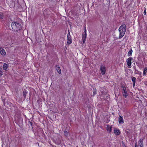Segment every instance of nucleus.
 Returning a JSON list of instances; mask_svg holds the SVG:
<instances>
[{
    "label": "nucleus",
    "mask_w": 147,
    "mask_h": 147,
    "mask_svg": "<svg viewBox=\"0 0 147 147\" xmlns=\"http://www.w3.org/2000/svg\"><path fill=\"white\" fill-rule=\"evenodd\" d=\"M119 38H121L124 36L126 31V26L125 24L122 25L119 28Z\"/></svg>",
    "instance_id": "1"
},
{
    "label": "nucleus",
    "mask_w": 147,
    "mask_h": 147,
    "mask_svg": "<svg viewBox=\"0 0 147 147\" xmlns=\"http://www.w3.org/2000/svg\"><path fill=\"white\" fill-rule=\"evenodd\" d=\"M12 29L16 31H18L21 28V26L20 24L16 22H13L11 24Z\"/></svg>",
    "instance_id": "2"
},
{
    "label": "nucleus",
    "mask_w": 147,
    "mask_h": 147,
    "mask_svg": "<svg viewBox=\"0 0 147 147\" xmlns=\"http://www.w3.org/2000/svg\"><path fill=\"white\" fill-rule=\"evenodd\" d=\"M67 44L69 45L72 42L71 36L70 35V33H68L67 36Z\"/></svg>",
    "instance_id": "3"
},
{
    "label": "nucleus",
    "mask_w": 147,
    "mask_h": 147,
    "mask_svg": "<svg viewBox=\"0 0 147 147\" xmlns=\"http://www.w3.org/2000/svg\"><path fill=\"white\" fill-rule=\"evenodd\" d=\"M86 28L85 29L84 31L82 34V38L83 43H84L86 41Z\"/></svg>",
    "instance_id": "4"
},
{
    "label": "nucleus",
    "mask_w": 147,
    "mask_h": 147,
    "mask_svg": "<svg viewBox=\"0 0 147 147\" xmlns=\"http://www.w3.org/2000/svg\"><path fill=\"white\" fill-rule=\"evenodd\" d=\"M100 70L102 75L105 74L106 71V68L103 65H102L100 67Z\"/></svg>",
    "instance_id": "5"
},
{
    "label": "nucleus",
    "mask_w": 147,
    "mask_h": 147,
    "mask_svg": "<svg viewBox=\"0 0 147 147\" xmlns=\"http://www.w3.org/2000/svg\"><path fill=\"white\" fill-rule=\"evenodd\" d=\"M123 91H122V93L123 94V96L125 98L128 96V94L127 92L126 91L125 87H123Z\"/></svg>",
    "instance_id": "6"
},
{
    "label": "nucleus",
    "mask_w": 147,
    "mask_h": 147,
    "mask_svg": "<svg viewBox=\"0 0 147 147\" xmlns=\"http://www.w3.org/2000/svg\"><path fill=\"white\" fill-rule=\"evenodd\" d=\"M0 53L3 56H5L6 55V52L3 49L0 48Z\"/></svg>",
    "instance_id": "7"
},
{
    "label": "nucleus",
    "mask_w": 147,
    "mask_h": 147,
    "mask_svg": "<svg viewBox=\"0 0 147 147\" xmlns=\"http://www.w3.org/2000/svg\"><path fill=\"white\" fill-rule=\"evenodd\" d=\"M120 130L117 129L115 128L114 129V133L116 135H118L120 133Z\"/></svg>",
    "instance_id": "8"
},
{
    "label": "nucleus",
    "mask_w": 147,
    "mask_h": 147,
    "mask_svg": "<svg viewBox=\"0 0 147 147\" xmlns=\"http://www.w3.org/2000/svg\"><path fill=\"white\" fill-rule=\"evenodd\" d=\"M119 124H123L124 122L122 117L119 115Z\"/></svg>",
    "instance_id": "9"
},
{
    "label": "nucleus",
    "mask_w": 147,
    "mask_h": 147,
    "mask_svg": "<svg viewBox=\"0 0 147 147\" xmlns=\"http://www.w3.org/2000/svg\"><path fill=\"white\" fill-rule=\"evenodd\" d=\"M107 131L110 133L111 132V126H110L109 125H107Z\"/></svg>",
    "instance_id": "10"
},
{
    "label": "nucleus",
    "mask_w": 147,
    "mask_h": 147,
    "mask_svg": "<svg viewBox=\"0 0 147 147\" xmlns=\"http://www.w3.org/2000/svg\"><path fill=\"white\" fill-rule=\"evenodd\" d=\"M8 65L5 63H4L3 66V69L4 70L7 71V70Z\"/></svg>",
    "instance_id": "11"
},
{
    "label": "nucleus",
    "mask_w": 147,
    "mask_h": 147,
    "mask_svg": "<svg viewBox=\"0 0 147 147\" xmlns=\"http://www.w3.org/2000/svg\"><path fill=\"white\" fill-rule=\"evenodd\" d=\"M57 70L59 73L60 74L61 73V70L59 67H58L57 68Z\"/></svg>",
    "instance_id": "12"
},
{
    "label": "nucleus",
    "mask_w": 147,
    "mask_h": 147,
    "mask_svg": "<svg viewBox=\"0 0 147 147\" xmlns=\"http://www.w3.org/2000/svg\"><path fill=\"white\" fill-rule=\"evenodd\" d=\"M3 69L2 68H0V76H1L3 75Z\"/></svg>",
    "instance_id": "13"
},
{
    "label": "nucleus",
    "mask_w": 147,
    "mask_h": 147,
    "mask_svg": "<svg viewBox=\"0 0 147 147\" xmlns=\"http://www.w3.org/2000/svg\"><path fill=\"white\" fill-rule=\"evenodd\" d=\"M64 135L66 136H67L68 135V134L67 131H64Z\"/></svg>",
    "instance_id": "14"
},
{
    "label": "nucleus",
    "mask_w": 147,
    "mask_h": 147,
    "mask_svg": "<svg viewBox=\"0 0 147 147\" xmlns=\"http://www.w3.org/2000/svg\"><path fill=\"white\" fill-rule=\"evenodd\" d=\"M125 71L126 73L127 74V75L128 74V69L127 68H125Z\"/></svg>",
    "instance_id": "15"
},
{
    "label": "nucleus",
    "mask_w": 147,
    "mask_h": 147,
    "mask_svg": "<svg viewBox=\"0 0 147 147\" xmlns=\"http://www.w3.org/2000/svg\"><path fill=\"white\" fill-rule=\"evenodd\" d=\"M4 17L3 14L2 13H0V18L1 19H3Z\"/></svg>",
    "instance_id": "16"
},
{
    "label": "nucleus",
    "mask_w": 147,
    "mask_h": 147,
    "mask_svg": "<svg viewBox=\"0 0 147 147\" xmlns=\"http://www.w3.org/2000/svg\"><path fill=\"white\" fill-rule=\"evenodd\" d=\"M27 93V92H26V91L23 92V95L24 98L26 97V95Z\"/></svg>",
    "instance_id": "17"
},
{
    "label": "nucleus",
    "mask_w": 147,
    "mask_h": 147,
    "mask_svg": "<svg viewBox=\"0 0 147 147\" xmlns=\"http://www.w3.org/2000/svg\"><path fill=\"white\" fill-rule=\"evenodd\" d=\"M96 94V90H94L93 91V95H95Z\"/></svg>",
    "instance_id": "18"
},
{
    "label": "nucleus",
    "mask_w": 147,
    "mask_h": 147,
    "mask_svg": "<svg viewBox=\"0 0 147 147\" xmlns=\"http://www.w3.org/2000/svg\"><path fill=\"white\" fill-rule=\"evenodd\" d=\"M127 65L129 66V59H127Z\"/></svg>",
    "instance_id": "19"
},
{
    "label": "nucleus",
    "mask_w": 147,
    "mask_h": 147,
    "mask_svg": "<svg viewBox=\"0 0 147 147\" xmlns=\"http://www.w3.org/2000/svg\"><path fill=\"white\" fill-rule=\"evenodd\" d=\"M125 133H126V134L127 135V136H128V130H125Z\"/></svg>",
    "instance_id": "20"
},
{
    "label": "nucleus",
    "mask_w": 147,
    "mask_h": 147,
    "mask_svg": "<svg viewBox=\"0 0 147 147\" xmlns=\"http://www.w3.org/2000/svg\"><path fill=\"white\" fill-rule=\"evenodd\" d=\"M127 54H128V55H129V52H128V53H127Z\"/></svg>",
    "instance_id": "21"
}]
</instances>
